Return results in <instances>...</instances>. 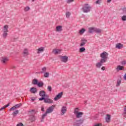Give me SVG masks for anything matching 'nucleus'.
<instances>
[{"label":"nucleus","instance_id":"9b49d317","mask_svg":"<svg viewBox=\"0 0 126 126\" xmlns=\"http://www.w3.org/2000/svg\"><path fill=\"white\" fill-rule=\"evenodd\" d=\"M87 43L86 39L83 38L81 40V43L80 44V47H83L85 46V44Z\"/></svg>","mask_w":126,"mask_h":126},{"label":"nucleus","instance_id":"473e14b6","mask_svg":"<svg viewBox=\"0 0 126 126\" xmlns=\"http://www.w3.org/2000/svg\"><path fill=\"white\" fill-rule=\"evenodd\" d=\"M38 80L34 79L32 81V84H33V85H38Z\"/></svg>","mask_w":126,"mask_h":126},{"label":"nucleus","instance_id":"13d9d810","mask_svg":"<svg viewBox=\"0 0 126 126\" xmlns=\"http://www.w3.org/2000/svg\"><path fill=\"white\" fill-rule=\"evenodd\" d=\"M32 112H34V110H32L29 111V113H32Z\"/></svg>","mask_w":126,"mask_h":126},{"label":"nucleus","instance_id":"3c124183","mask_svg":"<svg viewBox=\"0 0 126 126\" xmlns=\"http://www.w3.org/2000/svg\"><path fill=\"white\" fill-rule=\"evenodd\" d=\"M17 126H24L23 125V124L20 123V124H17Z\"/></svg>","mask_w":126,"mask_h":126},{"label":"nucleus","instance_id":"2f4dec72","mask_svg":"<svg viewBox=\"0 0 126 126\" xmlns=\"http://www.w3.org/2000/svg\"><path fill=\"white\" fill-rule=\"evenodd\" d=\"M44 73V75H43V76L44 77H45V78H48L49 77V76H50V73L48 72H45V73Z\"/></svg>","mask_w":126,"mask_h":126},{"label":"nucleus","instance_id":"09e8293b","mask_svg":"<svg viewBox=\"0 0 126 126\" xmlns=\"http://www.w3.org/2000/svg\"><path fill=\"white\" fill-rule=\"evenodd\" d=\"M31 100L32 102H34L36 100V98L35 97H31Z\"/></svg>","mask_w":126,"mask_h":126},{"label":"nucleus","instance_id":"1a4fd4ad","mask_svg":"<svg viewBox=\"0 0 126 126\" xmlns=\"http://www.w3.org/2000/svg\"><path fill=\"white\" fill-rule=\"evenodd\" d=\"M54 109H55V105H52L49 107L46 112V114H51V113H53Z\"/></svg>","mask_w":126,"mask_h":126},{"label":"nucleus","instance_id":"052dcab7","mask_svg":"<svg viewBox=\"0 0 126 126\" xmlns=\"http://www.w3.org/2000/svg\"><path fill=\"white\" fill-rule=\"evenodd\" d=\"M84 103L85 104H87V101H85Z\"/></svg>","mask_w":126,"mask_h":126},{"label":"nucleus","instance_id":"bb28decb","mask_svg":"<svg viewBox=\"0 0 126 126\" xmlns=\"http://www.w3.org/2000/svg\"><path fill=\"white\" fill-rule=\"evenodd\" d=\"M38 87L41 88L44 86V83L43 82H39L37 83Z\"/></svg>","mask_w":126,"mask_h":126},{"label":"nucleus","instance_id":"6ab92c4d","mask_svg":"<svg viewBox=\"0 0 126 126\" xmlns=\"http://www.w3.org/2000/svg\"><path fill=\"white\" fill-rule=\"evenodd\" d=\"M95 27H90L88 29V32L90 34H93L94 32H95Z\"/></svg>","mask_w":126,"mask_h":126},{"label":"nucleus","instance_id":"f8f14e48","mask_svg":"<svg viewBox=\"0 0 126 126\" xmlns=\"http://www.w3.org/2000/svg\"><path fill=\"white\" fill-rule=\"evenodd\" d=\"M22 105V104L21 103L16 104L15 106L11 107V108H10L9 111H13V110H15L16 109H18V108H20V106Z\"/></svg>","mask_w":126,"mask_h":126},{"label":"nucleus","instance_id":"603ef678","mask_svg":"<svg viewBox=\"0 0 126 126\" xmlns=\"http://www.w3.org/2000/svg\"><path fill=\"white\" fill-rule=\"evenodd\" d=\"M106 69V67L105 66H102L101 67V70H105Z\"/></svg>","mask_w":126,"mask_h":126},{"label":"nucleus","instance_id":"5701e85b","mask_svg":"<svg viewBox=\"0 0 126 126\" xmlns=\"http://www.w3.org/2000/svg\"><path fill=\"white\" fill-rule=\"evenodd\" d=\"M29 120L30 121H31V122H32V123H33V122H34L35 121H36V118L35 117V116L31 115L30 117Z\"/></svg>","mask_w":126,"mask_h":126},{"label":"nucleus","instance_id":"7ed1b4c3","mask_svg":"<svg viewBox=\"0 0 126 126\" xmlns=\"http://www.w3.org/2000/svg\"><path fill=\"white\" fill-rule=\"evenodd\" d=\"M43 100H44V102L46 104H53V103H54V100L49 98L48 96L46 97H41L39 98V101H43Z\"/></svg>","mask_w":126,"mask_h":126},{"label":"nucleus","instance_id":"37998d69","mask_svg":"<svg viewBox=\"0 0 126 126\" xmlns=\"http://www.w3.org/2000/svg\"><path fill=\"white\" fill-rule=\"evenodd\" d=\"M47 90H48V91H49L50 92H51L52 91V87L51 86H49L47 87Z\"/></svg>","mask_w":126,"mask_h":126},{"label":"nucleus","instance_id":"2eb2a0df","mask_svg":"<svg viewBox=\"0 0 126 126\" xmlns=\"http://www.w3.org/2000/svg\"><path fill=\"white\" fill-rule=\"evenodd\" d=\"M104 63L105 62H104V61L100 60L99 62H98L96 63V67H97V68H100L101 67V66L103 65V63Z\"/></svg>","mask_w":126,"mask_h":126},{"label":"nucleus","instance_id":"a211bd4d","mask_svg":"<svg viewBox=\"0 0 126 126\" xmlns=\"http://www.w3.org/2000/svg\"><path fill=\"white\" fill-rule=\"evenodd\" d=\"M23 54L24 57H27L28 55H29V51H28V49L27 48H25L23 52Z\"/></svg>","mask_w":126,"mask_h":126},{"label":"nucleus","instance_id":"864d4df0","mask_svg":"<svg viewBox=\"0 0 126 126\" xmlns=\"http://www.w3.org/2000/svg\"><path fill=\"white\" fill-rule=\"evenodd\" d=\"M41 111L42 112H45V108H44V107H41Z\"/></svg>","mask_w":126,"mask_h":126},{"label":"nucleus","instance_id":"5fc2aeb1","mask_svg":"<svg viewBox=\"0 0 126 126\" xmlns=\"http://www.w3.org/2000/svg\"><path fill=\"white\" fill-rule=\"evenodd\" d=\"M124 78L125 80H126V73L124 75Z\"/></svg>","mask_w":126,"mask_h":126},{"label":"nucleus","instance_id":"49530a36","mask_svg":"<svg viewBox=\"0 0 126 126\" xmlns=\"http://www.w3.org/2000/svg\"><path fill=\"white\" fill-rule=\"evenodd\" d=\"M74 0H67V3H70V2H72Z\"/></svg>","mask_w":126,"mask_h":126},{"label":"nucleus","instance_id":"20e7f679","mask_svg":"<svg viewBox=\"0 0 126 126\" xmlns=\"http://www.w3.org/2000/svg\"><path fill=\"white\" fill-rule=\"evenodd\" d=\"M83 12L85 13H87L88 12H90V10H91V7L88 4H85L84 7L82 8Z\"/></svg>","mask_w":126,"mask_h":126},{"label":"nucleus","instance_id":"4d7b16f0","mask_svg":"<svg viewBox=\"0 0 126 126\" xmlns=\"http://www.w3.org/2000/svg\"><path fill=\"white\" fill-rule=\"evenodd\" d=\"M11 68H15V66H14V65H12V66H11Z\"/></svg>","mask_w":126,"mask_h":126},{"label":"nucleus","instance_id":"f03ea898","mask_svg":"<svg viewBox=\"0 0 126 126\" xmlns=\"http://www.w3.org/2000/svg\"><path fill=\"white\" fill-rule=\"evenodd\" d=\"M73 113L77 119H80V118H81L83 116V112H79V108H75Z\"/></svg>","mask_w":126,"mask_h":126},{"label":"nucleus","instance_id":"c03bdc74","mask_svg":"<svg viewBox=\"0 0 126 126\" xmlns=\"http://www.w3.org/2000/svg\"><path fill=\"white\" fill-rule=\"evenodd\" d=\"M121 64H122V65H125V64H126V60H124L121 62Z\"/></svg>","mask_w":126,"mask_h":126},{"label":"nucleus","instance_id":"4be33fe9","mask_svg":"<svg viewBox=\"0 0 126 126\" xmlns=\"http://www.w3.org/2000/svg\"><path fill=\"white\" fill-rule=\"evenodd\" d=\"M56 32H62L63 31V27L62 26H58L56 27Z\"/></svg>","mask_w":126,"mask_h":126},{"label":"nucleus","instance_id":"79ce46f5","mask_svg":"<svg viewBox=\"0 0 126 126\" xmlns=\"http://www.w3.org/2000/svg\"><path fill=\"white\" fill-rule=\"evenodd\" d=\"M101 2H102V0H97V1H96L95 3L96 4H100Z\"/></svg>","mask_w":126,"mask_h":126},{"label":"nucleus","instance_id":"4468645a","mask_svg":"<svg viewBox=\"0 0 126 126\" xmlns=\"http://www.w3.org/2000/svg\"><path fill=\"white\" fill-rule=\"evenodd\" d=\"M61 115L63 116L66 113V106H63L61 111Z\"/></svg>","mask_w":126,"mask_h":126},{"label":"nucleus","instance_id":"393cba45","mask_svg":"<svg viewBox=\"0 0 126 126\" xmlns=\"http://www.w3.org/2000/svg\"><path fill=\"white\" fill-rule=\"evenodd\" d=\"M123 47H124V45L121 43H117L116 45V49H122L123 48Z\"/></svg>","mask_w":126,"mask_h":126},{"label":"nucleus","instance_id":"39448f33","mask_svg":"<svg viewBox=\"0 0 126 126\" xmlns=\"http://www.w3.org/2000/svg\"><path fill=\"white\" fill-rule=\"evenodd\" d=\"M83 122H84V120H83V119L77 120L74 122L73 126H81V125H82L83 124Z\"/></svg>","mask_w":126,"mask_h":126},{"label":"nucleus","instance_id":"7c9ffc66","mask_svg":"<svg viewBox=\"0 0 126 126\" xmlns=\"http://www.w3.org/2000/svg\"><path fill=\"white\" fill-rule=\"evenodd\" d=\"M71 14V13H70V12H68V11L66 12L65 15H66V18H69V17H70Z\"/></svg>","mask_w":126,"mask_h":126},{"label":"nucleus","instance_id":"a19ab883","mask_svg":"<svg viewBox=\"0 0 126 126\" xmlns=\"http://www.w3.org/2000/svg\"><path fill=\"white\" fill-rule=\"evenodd\" d=\"M124 111V116L125 118H126V106L125 107Z\"/></svg>","mask_w":126,"mask_h":126},{"label":"nucleus","instance_id":"c85d7f7f","mask_svg":"<svg viewBox=\"0 0 126 126\" xmlns=\"http://www.w3.org/2000/svg\"><path fill=\"white\" fill-rule=\"evenodd\" d=\"M8 33L7 32H3L2 34V37L3 39H6V37H7Z\"/></svg>","mask_w":126,"mask_h":126},{"label":"nucleus","instance_id":"423d86ee","mask_svg":"<svg viewBox=\"0 0 126 126\" xmlns=\"http://www.w3.org/2000/svg\"><path fill=\"white\" fill-rule=\"evenodd\" d=\"M44 51H45V47H40L36 49V52H37L36 53L37 54V55H40V54H42V53H44Z\"/></svg>","mask_w":126,"mask_h":126},{"label":"nucleus","instance_id":"bf43d9fd","mask_svg":"<svg viewBox=\"0 0 126 126\" xmlns=\"http://www.w3.org/2000/svg\"><path fill=\"white\" fill-rule=\"evenodd\" d=\"M112 1V0H107V2H111Z\"/></svg>","mask_w":126,"mask_h":126},{"label":"nucleus","instance_id":"f704fd0d","mask_svg":"<svg viewBox=\"0 0 126 126\" xmlns=\"http://www.w3.org/2000/svg\"><path fill=\"white\" fill-rule=\"evenodd\" d=\"M47 115H48V113H47V112H45L44 114H43L42 116V120H41V122H43V121L44 120V119H45V118H46V117H47Z\"/></svg>","mask_w":126,"mask_h":126},{"label":"nucleus","instance_id":"cd10ccee","mask_svg":"<svg viewBox=\"0 0 126 126\" xmlns=\"http://www.w3.org/2000/svg\"><path fill=\"white\" fill-rule=\"evenodd\" d=\"M19 110H15V111H14L12 113V115L13 116V117H15L16 116H17L18 114H19Z\"/></svg>","mask_w":126,"mask_h":126},{"label":"nucleus","instance_id":"9d476101","mask_svg":"<svg viewBox=\"0 0 126 126\" xmlns=\"http://www.w3.org/2000/svg\"><path fill=\"white\" fill-rule=\"evenodd\" d=\"M8 61H9L8 58L2 57L1 60V63H2V64H6Z\"/></svg>","mask_w":126,"mask_h":126},{"label":"nucleus","instance_id":"8fccbe9b","mask_svg":"<svg viewBox=\"0 0 126 126\" xmlns=\"http://www.w3.org/2000/svg\"><path fill=\"white\" fill-rule=\"evenodd\" d=\"M94 126H102V125L101 124H95Z\"/></svg>","mask_w":126,"mask_h":126},{"label":"nucleus","instance_id":"f3484780","mask_svg":"<svg viewBox=\"0 0 126 126\" xmlns=\"http://www.w3.org/2000/svg\"><path fill=\"white\" fill-rule=\"evenodd\" d=\"M62 52V50L61 49H53V53L54 54V55H59V54H61Z\"/></svg>","mask_w":126,"mask_h":126},{"label":"nucleus","instance_id":"6e6d98bb","mask_svg":"<svg viewBox=\"0 0 126 126\" xmlns=\"http://www.w3.org/2000/svg\"><path fill=\"white\" fill-rule=\"evenodd\" d=\"M1 92H2V94H3L4 93V90L2 89L1 90Z\"/></svg>","mask_w":126,"mask_h":126},{"label":"nucleus","instance_id":"ea45409f","mask_svg":"<svg viewBox=\"0 0 126 126\" xmlns=\"http://www.w3.org/2000/svg\"><path fill=\"white\" fill-rule=\"evenodd\" d=\"M29 10H30V7L29 6H27L25 7L24 11L25 12L29 11Z\"/></svg>","mask_w":126,"mask_h":126},{"label":"nucleus","instance_id":"ddd939ff","mask_svg":"<svg viewBox=\"0 0 126 126\" xmlns=\"http://www.w3.org/2000/svg\"><path fill=\"white\" fill-rule=\"evenodd\" d=\"M63 92L58 94V95H57L54 98V100L58 101V100H60V99L63 97Z\"/></svg>","mask_w":126,"mask_h":126},{"label":"nucleus","instance_id":"72a5a7b5","mask_svg":"<svg viewBox=\"0 0 126 126\" xmlns=\"http://www.w3.org/2000/svg\"><path fill=\"white\" fill-rule=\"evenodd\" d=\"M117 70H124V66L118 65L117 68Z\"/></svg>","mask_w":126,"mask_h":126},{"label":"nucleus","instance_id":"58836bf2","mask_svg":"<svg viewBox=\"0 0 126 126\" xmlns=\"http://www.w3.org/2000/svg\"><path fill=\"white\" fill-rule=\"evenodd\" d=\"M9 103H8L7 105H6L3 106L2 107H1L0 108V111L5 109V108H7V107H9Z\"/></svg>","mask_w":126,"mask_h":126},{"label":"nucleus","instance_id":"6e6552de","mask_svg":"<svg viewBox=\"0 0 126 126\" xmlns=\"http://www.w3.org/2000/svg\"><path fill=\"white\" fill-rule=\"evenodd\" d=\"M39 96L41 98H46V97H49V95L46 94V92L44 91H40L39 93Z\"/></svg>","mask_w":126,"mask_h":126},{"label":"nucleus","instance_id":"0eeeda50","mask_svg":"<svg viewBox=\"0 0 126 126\" xmlns=\"http://www.w3.org/2000/svg\"><path fill=\"white\" fill-rule=\"evenodd\" d=\"M60 59L61 62L64 63H67V61H68V57L66 56H61Z\"/></svg>","mask_w":126,"mask_h":126},{"label":"nucleus","instance_id":"a878e982","mask_svg":"<svg viewBox=\"0 0 126 126\" xmlns=\"http://www.w3.org/2000/svg\"><path fill=\"white\" fill-rule=\"evenodd\" d=\"M47 71V67H43L40 71V73H45Z\"/></svg>","mask_w":126,"mask_h":126},{"label":"nucleus","instance_id":"a18cd8bd","mask_svg":"<svg viewBox=\"0 0 126 126\" xmlns=\"http://www.w3.org/2000/svg\"><path fill=\"white\" fill-rule=\"evenodd\" d=\"M18 39V37H14L13 40H12V42H15V41H17Z\"/></svg>","mask_w":126,"mask_h":126},{"label":"nucleus","instance_id":"aec40b11","mask_svg":"<svg viewBox=\"0 0 126 126\" xmlns=\"http://www.w3.org/2000/svg\"><path fill=\"white\" fill-rule=\"evenodd\" d=\"M2 32L7 33L8 32V26L7 25L4 26L3 29L2 30Z\"/></svg>","mask_w":126,"mask_h":126},{"label":"nucleus","instance_id":"f257e3e1","mask_svg":"<svg viewBox=\"0 0 126 126\" xmlns=\"http://www.w3.org/2000/svg\"><path fill=\"white\" fill-rule=\"evenodd\" d=\"M109 56V54L107 53V52H103L100 55V58H101V61H102V62H104V63H106L107 62V60H108V58Z\"/></svg>","mask_w":126,"mask_h":126},{"label":"nucleus","instance_id":"c9c22d12","mask_svg":"<svg viewBox=\"0 0 126 126\" xmlns=\"http://www.w3.org/2000/svg\"><path fill=\"white\" fill-rule=\"evenodd\" d=\"M79 52H80V53H83V52H85V48H84V47H81L79 49Z\"/></svg>","mask_w":126,"mask_h":126},{"label":"nucleus","instance_id":"c756f323","mask_svg":"<svg viewBox=\"0 0 126 126\" xmlns=\"http://www.w3.org/2000/svg\"><path fill=\"white\" fill-rule=\"evenodd\" d=\"M85 31H86V30H85V29L83 28L79 31V34H80V35H82V34H83L84 32H85Z\"/></svg>","mask_w":126,"mask_h":126},{"label":"nucleus","instance_id":"dca6fc26","mask_svg":"<svg viewBox=\"0 0 126 126\" xmlns=\"http://www.w3.org/2000/svg\"><path fill=\"white\" fill-rule=\"evenodd\" d=\"M38 91V90H37V88L35 87H32L30 90V92L31 93H32V94H36Z\"/></svg>","mask_w":126,"mask_h":126},{"label":"nucleus","instance_id":"4c0bfd02","mask_svg":"<svg viewBox=\"0 0 126 126\" xmlns=\"http://www.w3.org/2000/svg\"><path fill=\"white\" fill-rule=\"evenodd\" d=\"M121 20L122 21H126V15H125L122 16Z\"/></svg>","mask_w":126,"mask_h":126},{"label":"nucleus","instance_id":"b1692460","mask_svg":"<svg viewBox=\"0 0 126 126\" xmlns=\"http://www.w3.org/2000/svg\"><path fill=\"white\" fill-rule=\"evenodd\" d=\"M94 32L97 34H101V33H102V30L95 28Z\"/></svg>","mask_w":126,"mask_h":126},{"label":"nucleus","instance_id":"e433bc0d","mask_svg":"<svg viewBox=\"0 0 126 126\" xmlns=\"http://www.w3.org/2000/svg\"><path fill=\"white\" fill-rule=\"evenodd\" d=\"M121 83H122V81L120 80H118L117 82L116 87H119L121 85Z\"/></svg>","mask_w":126,"mask_h":126},{"label":"nucleus","instance_id":"de8ad7c7","mask_svg":"<svg viewBox=\"0 0 126 126\" xmlns=\"http://www.w3.org/2000/svg\"><path fill=\"white\" fill-rule=\"evenodd\" d=\"M122 10H123V13H126V8H123L122 9Z\"/></svg>","mask_w":126,"mask_h":126},{"label":"nucleus","instance_id":"412c9836","mask_svg":"<svg viewBox=\"0 0 126 126\" xmlns=\"http://www.w3.org/2000/svg\"><path fill=\"white\" fill-rule=\"evenodd\" d=\"M105 121L106 123H110L111 122V115L107 114L105 117Z\"/></svg>","mask_w":126,"mask_h":126}]
</instances>
